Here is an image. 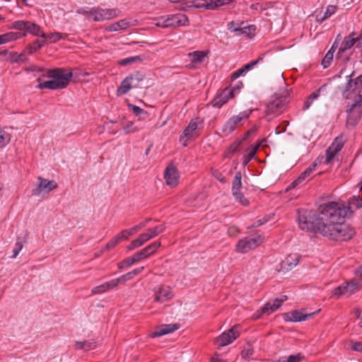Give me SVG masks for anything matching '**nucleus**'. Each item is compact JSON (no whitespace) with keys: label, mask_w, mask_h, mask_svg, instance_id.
<instances>
[{"label":"nucleus","mask_w":362,"mask_h":362,"mask_svg":"<svg viewBox=\"0 0 362 362\" xmlns=\"http://www.w3.org/2000/svg\"><path fill=\"white\" fill-rule=\"evenodd\" d=\"M320 216L312 211H299L298 225L301 230L319 233L325 237L337 241H348L354 234V230L344 223L345 211L336 202H330L319 208Z\"/></svg>","instance_id":"f257e3e1"},{"label":"nucleus","mask_w":362,"mask_h":362,"mask_svg":"<svg viewBox=\"0 0 362 362\" xmlns=\"http://www.w3.org/2000/svg\"><path fill=\"white\" fill-rule=\"evenodd\" d=\"M354 72L346 76V83L342 90L343 98L353 100L346 105V126L354 127L362 117V74L353 79Z\"/></svg>","instance_id":"f03ea898"},{"label":"nucleus","mask_w":362,"mask_h":362,"mask_svg":"<svg viewBox=\"0 0 362 362\" xmlns=\"http://www.w3.org/2000/svg\"><path fill=\"white\" fill-rule=\"evenodd\" d=\"M47 74H43L42 76L49 78V82H52L54 85L52 90H58L65 88L73 77L72 72H66L64 69L57 68L53 69L47 70Z\"/></svg>","instance_id":"7ed1b4c3"},{"label":"nucleus","mask_w":362,"mask_h":362,"mask_svg":"<svg viewBox=\"0 0 362 362\" xmlns=\"http://www.w3.org/2000/svg\"><path fill=\"white\" fill-rule=\"evenodd\" d=\"M188 18L183 13H177L163 16L158 20L156 25L162 28H178L187 24Z\"/></svg>","instance_id":"20e7f679"},{"label":"nucleus","mask_w":362,"mask_h":362,"mask_svg":"<svg viewBox=\"0 0 362 362\" xmlns=\"http://www.w3.org/2000/svg\"><path fill=\"white\" fill-rule=\"evenodd\" d=\"M252 112V110H246L231 117L223 126L222 132L227 135L231 134L238 125L250 117Z\"/></svg>","instance_id":"39448f33"},{"label":"nucleus","mask_w":362,"mask_h":362,"mask_svg":"<svg viewBox=\"0 0 362 362\" xmlns=\"http://www.w3.org/2000/svg\"><path fill=\"white\" fill-rule=\"evenodd\" d=\"M120 14L117 8H103L100 7H94L91 12L92 20L95 22L109 21L117 18Z\"/></svg>","instance_id":"423d86ee"},{"label":"nucleus","mask_w":362,"mask_h":362,"mask_svg":"<svg viewBox=\"0 0 362 362\" xmlns=\"http://www.w3.org/2000/svg\"><path fill=\"white\" fill-rule=\"evenodd\" d=\"M262 243L260 236L253 238H245L238 241L236 245V251L240 253H247L249 251L255 249Z\"/></svg>","instance_id":"0eeeda50"},{"label":"nucleus","mask_w":362,"mask_h":362,"mask_svg":"<svg viewBox=\"0 0 362 362\" xmlns=\"http://www.w3.org/2000/svg\"><path fill=\"white\" fill-rule=\"evenodd\" d=\"M242 174L240 171L237 172L235 175L232 182V194L235 200L240 202L243 206L249 204L248 200L245 198L244 195L241 193L240 189L242 188Z\"/></svg>","instance_id":"6e6552de"},{"label":"nucleus","mask_w":362,"mask_h":362,"mask_svg":"<svg viewBox=\"0 0 362 362\" xmlns=\"http://www.w3.org/2000/svg\"><path fill=\"white\" fill-rule=\"evenodd\" d=\"M238 329V326L235 325L228 329V332L222 333L216 339V343L219 346H225L230 344L239 337L240 334Z\"/></svg>","instance_id":"1a4fd4ad"},{"label":"nucleus","mask_w":362,"mask_h":362,"mask_svg":"<svg viewBox=\"0 0 362 362\" xmlns=\"http://www.w3.org/2000/svg\"><path fill=\"white\" fill-rule=\"evenodd\" d=\"M37 181V187L33 189V195L38 196L42 192H49L56 189L58 186L54 180H49L41 177H38Z\"/></svg>","instance_id":"9d476101"},{"label":"nucleus","mask_w":362,"mask_h":362,"mask_svg":"<svg viewBox=\"0 0 362 362\" xmlns=\"http://www.w3.org/2000/svg\"><path fill=\"white\" fill-rule=\"evenodd\" d=\"M154 299L157 303H163L170 300L173 297L170 287L167 286H159L154 288Z\"/></svg>","instance_id":"9b49d317"},{"label":"nucleus","mask_w":362,"mask_h":362,"mask_svg":"<svg viewBox=\"0 0 362 362\" xmlns=\"http://www.w3.org/2000/svg\"><path fill=\"white\" fill-rule=\"evenodd\" d=\"M284 100L281 98H274L267 104L266 107L267 115L276 116L280 114L284 107Z\"/></svg>","instance_id":"f8f14e48"},{"label":"nucleus","mask_w":362,"mask_h":362,"mask_svg":"<svg viewBox=\"0 0 362 362\" xmlns=\"http://www.w3.org/2000/svg\"><path fill=\"white\" fill-rule=\"evenodd\" d=\"M164 178L168 186L175 187L178 184L180 178L177 168L173 165H168L165 170Z\"/></svg>","instance_id":"ddd939ff"},{"label":"nucleus","mask_w":362,"mask_h":362,"mask_svg":"<svg viewBox=\"0 0 362 362\" xmlns=\"http://www.w3.org/2000/svg\"><path fill=\"white\" fill-rule=\"evenodd\" d=\"M287 300L286 296H281L280 298H275L272 302L267 303L261 309V313L270 315L276 311Z\"/></svg>","instance_id":"4468645a"},{"label":"nucleus","mask_w":362,"mask_h":362,"mask_svg":"<svg viewBox=\"0 0 362 362\" xmlns=\"http://www.w3.org/2000/svg\"><path fill=\"white\" fill-rule=\"evenodd\" d=\"M178 328L179 325L177 324L163 325L151 333L150 336L152 338L159 337L170 334Z\"/></svg>","instance_id":"2eb2a0df"},{"label":"nucleus","mask_w":362,"mask_h":362,"mask_svg":"<svg viewBox=\"0 0 362 362\" xmlns=\"http://www.w3.org/2000/svg\"><path fill=\"white\" fill-rule=\"evenodd\" d=\"M327 86L328 84L325 83L322 86H320L317 90L312 93L308 98L307 100L305 102L304 105L303 107V110H308L310 107L313 101L315 100H317L321 94L325 95L327 93Z\"/></svg>","instance_id":"dca6fc26"},{"label":"nucleus","mask_w":362,"mask_h":362,"mask_svg":"<svg viewBox=\"0 0 362 362\" xmlns=\"http://www.w3.org/2000/svg\"><path fill=\"white\" fill-rule=\"evenodd\" d=\"M317 166V164L316 163H313L311 165L308 167L303 173H300V175L298 177L297 179L293 180L289 188H294L298 185L301 184L305 180V179L309 177L313 172H314Z\"/></svg>","instance_id":"f3484780"},{"label":"nucleus","mask_w":362,"mask_h":362,"mask_svg":"<svg viewBox=\"0 0 362 362\" xmlns=\"http://www.w3.org/2000/svg\"><path fill=\"white\" fill-rule=\"evenodd\" d=\"M117 286V280H116V279H114L100 286L93 287L91 290V293L93 295L103 293L110 289L116 288Z\"/></svg>","instance_id":"a211bd4d"},{"label":"nucleus","mask_w":362,"mask_h":362,"mask_svg":"<svg viewBox=\"0 0 362 362\" xmlns=\"http://www.w3.org/2000/svg\"><path fill=\"white\" fill-rule=\"evenodd\" d=\"M263 60V56L259 57L257 59L252 61L249 62L248 64L244 65L242 68L239 69L236 71H235L231 75V80H235L240 76L243 75L247 71L252 69L255 66L258 64L259 62H261Z\"/></svg>","instance_id":"6ab92c4d"},{"label":"nucleus","mask_w":362,"mask_h":362,"mask_svg":"<svg viewBox=\"0 0 362 362\" xmlns=\"http://www.w3.org/2000/svg\"><path fill=\"white\" fill-rule=\"evenodd\" d=\"M314 313L303 314L301 311L294 310L286 314V320L291 322H301L310 318Z\"/></svg>","instance_id":"aec40b11"},{"label":"nucleus","mask_w":362,"mask_h":362,"mask_svg":"<svg viewBox=\"0 0 362 362\" xmlns=\"http://www.w3.org/2000/svg\"><path fill=\"white\" fill-rule=\"evenodd\" d=\"M261 144L262 141H258L257 144L252 145L247 149V153L243 158V165L244 166H246L251 160L255 158L256 153Z\"/></svg>","instance_id":"412c9836"},{"label":"nucleus","mask_w":362,"mask_h":362,"mask_svg":"<svg viewBox=\"0 0 362 362\" xmlns=\"http://www.w3.org/2000/svg\"><path fill=\"white\" fill-rule=\"evenodd\" d=\"M131 25L130 22L127 19H122L114 23L105 28V30L108 32H116L119 30H125Z\"/></svg>","instance_id":"4be33fe9"},{"label":"nucleus","mask_w":362,"mask_h":362,"mask_svg":"<svg viewBox=\"0 0 362 362\" xmlns=\"http://www.w3.org/2000/svg\"><path fill=\"white\" fill-rule=\"evenodd\" d=\"M25 36V33L9 32L0 35V45H4Z\"/></svg>","instance_id":"5701e85b"},{"label":"nucleus","mask_w":362,"mask_h":362,"mask_svg":"<svg viewBox=\"0 0 362 362\" xmlns=\"http://www.w3.org/2000/svg\"><path fill=\"white\" fill-rule=\"evenodd\" d=\"M230 0H211L210 2L197 5V8H204L207 10H213L218 7L228 4Z\"/></svg>","instance_id":"b1692460"},{"label":"nucleus","mask_w":362,"mask_h":362,"mask_svg":"<svg viewBox=\"0 0 362 362\" xmlns=\"http://www.w3.org/2000/svg\"><path fill=\"white\" fill-rule=\"evenodd\" d=\"M29 33L34 36L44 37H45V33L42 30L41 27L37 24L29 21L28 25L26 34Z\"/></svg>","instance_id":"393cba45"},{"label":"nucleus","mask_w":362,"mask_h":362,"mask_svg":"<svg viewBox=\"0 0 362 362\" xmlns=\"http://www.w3.org/2000/svg\"><path fill=\"white\" fill-rule=\"evenodd\" d=\"M132 83L129 80L128 76L121 82L120 86L117 90V95L122 96L127 93L132 88H133Z\"/></svg>","instance_id":"a878e982"},{"label":"nucleus","mask_w":362,"mask_h":362,"mask_svg":"<svg viewBox=\"0 0 362 362\" xmlns=\"http://www.w3.org/2000/svg\"><path fill=\"white\" fill-rule=\"evenodd\" d=\"M144 267L136 268V269H133L132 271L129 272L127 274L122 275L121 276L117 278L116 280H117L118 284H124L126 281L132 279L134 276L139 274L144 270Z\"/></svg>","instance_id":"bb28decb"},{"label":"nucleus","mask_w":362,"mask_h":362,"mask_svg":"<svg viewBox=\"0 0 362 362\" xmlns=\"http://www.w3.org/2000/svg\"><path fill=\"white\" fill-rule=\"evenodd\" d=\"M337 7L334 5L327 6L326 8L325 12L322 15L317 14V16H316L317 22L321 23L325 20L331 17L337 11Z\"/></svg>","instance_id":"cd10ccee"},{"label":"nucleus","mask_w":362,"mask_h":362,"mask_svg":"<svg viewBox=\"0 0 362 362\" xmlns=\"http://www.w3.org/2000/svg\"><path fill=\"white\" fill-rule=\"evenodd\" d=\"M206 56V54L202 51H195L188 54L191 63L194 64L202 63Z\"/></svg>","instance_id":"c85d7f7f"},{"label":"nucleus","mask_w":362,"mask_h":362,"mask_svg":"<svg viewBox=\"0 0 362 362\" xmlns=\"http://www.w3.org/2000/svg\"><path fill=\"white\" fill-rule=\"evenodd\" d=\"M75 343L76 349H83L86 351L94 349L97 346L96 342L93 340L76 341Z\"/></svg>","instance_id":"c756f323"},{"label":"nucleus","mask_w":362,"mask_h":362,"mask_svg":"<svg viewBox=\"0 0 362 362\" xmlns=\"http://www.w3.org/2000/svg\"><path fill=\"white\" fill-rule=\"evenodd\" d=\"M299 257L298 254L289 255L284 262V267L290 269L293 268L298 264Z\"/></svg>","instance_id":"7c9ffc66"},{"label":"nucleus","mask_w":362,"mask_h":362,"mask_svg":"<svg viewBox=\"0 0 362 362\" xmlns=\"http://www.w3.org/2000/svg\"><path fill=\"white\" fill-rule=\"evenodd\" d=\"M68 37V35L66 33H51L49 34L45 33V37H43L46 41H49L50 42H57V41L62 40V39H66Z\"/></svg>","instance_id":"2f4dec72"},{"label":"nucleus","mask_w":362,"mask_h":362,"mask_svg":"<svg viewBox=\"0 0 362 362\" xmlns=\"http://www.w3.org/2000/svg\"><path fill=\"white\" fill-rule=\"evenodd\" d=\"M197 129V124L196 122L191 121L188 126L184 129L182 135L180 136V141L185 138L188 139L190 138L194 132Z\"/></svg>","instance_id":"473e14b6"},{"label":"nucleus","mask_w":362,"mask_h":362,"mask_svg":"<svg viewBox=\"0 0 362 362\" xmlns=\"http://www.w3.org/2000/svg\"><path fill=\"white\" fill-rule=\"evenodd\" d=\"M128 77L131 81L133 87L137 88L139 86V83L144 79L145 75L140 71H136L128 75Z\"/></svg>","instance_id":"72a5a7b5"},{"label":"nucleus","mask_w":362,"mask_h":362,"mask_svg":"<svg viewBox=\"0 0 362 362\" xmlns=\"http://www.w3.org/2000/svg\"><path fill=\"white\" fill-rule=\"evenodd\" d=\"M242 144V140H235L225 151V156L226 158H231L232 156L238 151L239 147Z\"/></svg>","instance_id":"f704fd0d"},{"label":"nucleus","mask_w":362,"mask_h":362,"mask_svg":"<svg viewBox=\"0 0 362 362\" xmlns=\"http://www.w3.org/2000/svg\"><path fill=\"white\" fill-rule=\"evenodd\" d=\"M344 144V136L343 134H340L334 139L333 142L329 148L334 149L339 153L342 149Z\"/></svg>","instance_id":"c9c22d12"},{"label":"nucleus","mask_w":362,"mask_h":362,"mask_svg":"<svg viewBox=\"0 0 362 362\" xmlns=\"http://www.w3.org/2000/svg\"><path fill=\"white\" fill-rule=\"evenodd\" d=\"M28 23L29 21H16L11 24L10 28L15 29L19 31H23V33L26 34Z\"/></svg>","instance_id":"e433bc0d"},{"label":"nucleus","mask_w":362,"mask_h":362,"mask_svg":"<svg viewBox=\"0 0 362 362\" xmlns=\"http://www.w3.org/2000/svg\"><path fill=\"white\" fill-rule=\"evenodd\" d=\"M343 286L344 287V290L346 292V295L347 296H350L351 295L354 294L356 291L358 290V284L357 283H345L343 284Z\"/></svg>","instance_id":"4c0bfd02"},{"label":"nucleus","mask_w":362,"mask_h":362,"mask_svg":"<svg viewBox=\"0 0 362 362\" xmlns=\"http://www.w3.org/2000/svg\"><path fill=\"white\" fill-rule=\"evenodd\" d=\"M351 54L352 52L349 51L341 52V49H339L337 54V59L342 64H346L350 60Z\"/></svg>","instance_id":"58836bf2"},{"label":"nucleus","mask_w":362,"mask_h":362,"mask_svg":"<svg viewBox=\"0 0 362 362\" xmlns=\"http://www.w3.org/2000/svg\"><path fill=\"white\" fill-rule=\"evenodd\" d=\"M349 204L350 208H354L355 209L362 208V197L360 196H353L349 199Z\"/></svg>","instance_id":"ea45409f"},{"label":"nucleus","mask_w":362,"mask_h":362,"mask_svg":"<svg viewBox=\"0 0 362 362\" xmlns=\"http://www.w3.org/2000/svg\"><path fill=\"white\" fill-rule=\"evenodd\" d=\"M25 242V241L24 240H23L22 238H21L20 237L17 238L16 243L15 244V247L12 251V252H13V255L11 256L12 258H16L18 255L19 252L21 251V250L23 247Z\"/></svg>","instance_id":"a19ab883"},{"label":"nucleus","mask_w":362,"mask_h":362,"mask_svg":"<svg viewBox=\"0 0 362 362\" xmlns=\"http://www.w3.org/2000/svg\"><path fill=\"white\" fill-rule=\"evenodd\" d=\"M165 230V224H161V225L157 226L154 228H148V231L150 233L151 238H154L156 236H158L160 233L164 232Z\"/></svg>","instance_id":"79ce46f5"},{"label":"nucleus","mask_w":362,"mask_h":362,"mask_svg":"<svg viewBox=\"0 0 362 362\" xmlns=\"http://www.w3.org/2000/svg\"><path fill=\"white\" fill-rule=\"evenodd\" d=\"M141 56H134V57H127V58H124V59L119 60V64L121 66H127L128 64H132L134 62H141Z\"/></svg>","instance_id":"37998d69"},{"label":"nucleus","mask_w":362,"mask_h":362,"mask_svg":"<svg viewBox=\"0 0 362 362\" xmlns=\"http://www.w3.org/2000/svg\"><path fill=\"white\" fill-rule=\"evenodd\" d=\"M333 57L334 53L332 50H329L322 59L321 63L325 69L327 68L331 64V62L333 60Z\"/></svg>","instance_id":"c03bdc74"},{"label":"nucleus","mask_w":362,"mask_h":362,"mask_svg":"<svg viewBox=\"0 0 362 362\" xmlns=\"http://www.w3.org/2000/svg\"><path fill=\"white\" fill-rule=\"evenodd\" d=\"M160 246V243L156 241V242H154V243L148 245L144 249L145 252H146L147 255L149 257L151 255H153Z\"/></svg>","instance_id":"a18cd8bd"},{"label":"nucleus","mask_w":362,"mask_h":362,"mask_svg":"<svg viewBox=\"0 0 362 362\" xmlns=\"http://www.w3.org/2000/svg\"><path fill=\"white\" fill-rule=\"evenodd\" d=\"M123 129L126 134L137 132L140 129V128L135 127L132 122H128Z\"/></svg>","instance_id":"49530a36"},{"label":"nucleus","mask_w":362,"mask_h":362,"mask_svg":"<svg viewBox=\"0 0 362 362\" xmlns=\"http://www.w3.org/2000/svg\"><path fill=\"white\" fill-rule=\"evenodd\" d=\"M219 96H220L221 99L222 100H224L225 103H226L230 98H232L234 97L233 96V90H230L229 88H226L219 95Z\"/></svg>","instance_id":"de8ad7c7"},{"label":"nucleus","mask_w":362,"mask_h":362,"mask_svg":"<svg viewBox=\"0 0 362 362\" xmlns=\"http://www.w3.org/2000/svg\"><path fill=\"white\" fill-rule=\"evenodd\" d=\"M132 235H133V233L131 230V229L129 228V229L123 230L121 233L117 234L116 236H117V239H118L119 242L120 243L121 241L127 240L129 238V236H130Z\"/></svg>","instance_id":"09e8293b"},{"label":"nucleus","mask_w":362,"mask_h":362,"mask_svg":"<svg viewBox=\"0 0 362 362\" xmlns=\"http://www.w3.org/2000/svg\"><path fill=\"white\" fill-rule=\"evenodd\" d=\"M132 235H133V233L131 230V229L129 228V229L123 230L121 233L117 234L116 236H117V239H118L119 242L120 243L121 241L127 240L129 238V236H130Z\"/></svg>","instance_id":"8fccbe9b"},{"label":"nucleus","mask_w":362,"mask_h":362,"mask_svg":"<svg viewBox=\"0 0 362 362\" xmlns=\"http://www.w3.org/2000/svg\"><path fill=\"white\" fill-rule=\"evenodd\" d=\"M129 107L132 109V110L133 111L134 114L136 116L141 117L142 115L146 116L148 115V113L146 110H144V109H142L135 105L129 104Z\"/></svg>","instance_id":"3c124183"},{"label":"nucleus","mask_w":362,"mask_h":362,"mask_svg":"<svg viewBox=\"0 0 362 362\" xmlns=\"http://www.w3.org/2000/svg\"><path fill=\"white\" fill-rule=\"evenodd\" d=\"M345 290L343 284L334 288L332 291V296L336 297L337 298L345 294Z\"/></svg>","instance_id":"603ef678"},{"label":"nucleus","mask_w":362,"mask_h":362,"mask_svg":"<svg viewBox=\"0 0 362 362\" xmlns=\"http://www.w3.org/2000/svg\"><path fill=\"white\" fill-rule=\"evenodd\" d=\"M253 354V348L251 345L247 344L241 352V356L244 359L250 358Z\"/></svg>","instance_id":"864d4df0"},{"label":"nucleus","mask_w":362,"mask_h":362,"mask_svg":"<svg viewBox=\"0 0 362 362\" xmlns=\"http://www.w3.org/2000/svg\"><path fill=\"white\" fill-rule=\"evenodd\" d=\"M37 81L39 82V83L35 86V88H38V89L47 88V89L52 90V87H53L52 85H54L52 82H49V81L40 82L41 81L40 78H38L37 79Z\"/></svg>","instance_id":"5fc2aeb1"},{"label":"nucleus","mask_w":362,"mask_h":362,"mask_svg":"<svg viewBox=\"0 0 362 362\" xmlns=\"http://www.w3.org/2000/svg\"><path fill=\"white\" fill-rule=\"evenodd\" d=\"M136 261L134 259L133 256L127 257V259H124L122 262H119L118 264V267L119 269H122L124 267H130L132 264L135 263Z\"/></svg>","instance_id":"6e6d98bb"},{"label":"nucleus","mask_w":362,"mask_h":362,"mask_svg":"<svg viewBox=\"0 0 362 362\" xmlns=\"http://www.w3.org/2000/svg\"><path fill=\"white\" fill-rule=\"evenodd\" d=\"M337 153L338 152H337L334 149L328 148L326 151V163L327 164L331 163Z\"/></svg>","instance_id":"4d7b16f0"},{"label":"nucleus","mask_w":362,"mask_h":362,"mask_svg":"<svg viewBox=\"0 0 362 362\" xmlns=\"http://www.w3.org/2000/svg\"><path fill=\"white\" fill-rule=\"evenodd\" d=\"M144 243H142V241L140 240V238L138 237L137 238L133 240L130 244L127 246V249L129 250H134L137 247H141V245H143Z\"/></svg>","instance_id":"13d9d810"},{"label":"nucleus","mask_w":362,"mask_h":362,"mask_svg":"<svg viewBox=\"0 0 362 362\" xmlns=\"http://www.w3.org/2000/svg\"><path fill=\"white\" fill-rule=\"evenodd\" d=\"M134 259H135L136 262L144 259L145 258L148 257L146 252H145L144 249L141 250L140 251L134 253L133 255Z\"/></svg>","instance_id":"bf43d9fd"},{"label":"nucleus","mask_w":362,"mask_h":362,"mask_svg":"<svg viewBox=\"0 0 362 362\" xmlns=\"http://www.w3.org/2000/svg\"><path fill=\"white\" fill-rule=\"evenodd\" d=\"M350 345L351 350L362 353V341H351Z\"/></svg>","instance_id":"052dcab7"},{"label":"nucleus","mask_w":362,"mask_h":362,"mask_svg":"<svg viewBox=\"0 0 362 362\" xmlns=\"http://www.w3.org/2000/svg\"><path fill=\"white\" fill-rule=\"evenodd\" d=\"M151 221V218H148L146 219L145 221L141 222L138 225H136V226H133L132 228H131L130 229L132 231L133 234H134L136 232H137L139 229L145 227L147 225V223Z\"/></svg>","instance_id":"680f3d73"},{"label":"nucleus","mask_w":362,"mask_h":362,"mask_svg":"<svg viewBox=\"0 0 362 362\" xmlns=\"http://www.w3.org/2000/svg\"><path fill=\"white\" fill-rule=\"evenodd\" d=\"M93 8H93H88V7H85V8H79L76 10V13L78 14H81V15H90L91 16V12L92 11H93Z\"/></svg>","instance_id":"e2e57ef3"},{"label":"nucleus","mask_w":362,"mask_h":362,"mask_svg":"<svg viewBox=\"0 0 362 362\" xmlns=\"http://www.w3.org/2000/svg\"><path fill=\"white\" fill-rule=\"evenodd\" d=\"M118 239H117V236H115L112 238L105 245L106 250H111L115 247L119 243Z\"/></svg>","instance_id":"0e129e2a"},{"label":"nucleus","mask_w":362,"mask_h":362,"mask_svg":"<svg viewBox=\"0 0 362 362\" xmlns=\"http://www.w3.org/2000/svg\"><path fill=\"white\" fill-rule=\"evenodd\" d=\"M255 25H250V26H245L243 28H240L238 31L240 34H245L248 35V33L250 31H255Z\"/></svg>","instance_id":"69168bd1"},{"label":"nucleus","mask_w":362,"mask_h":362,"mask_svg":"<svg viewBox=\"0 0 362 362\" xmlns=\"http://www.w3.org/2000/svg\"><path fill=\"white\" fill-rule=\"evenodd\" d=\"M224 104L225 101L222 100L219 95L215 98L212 101V105L218 108H220Z\"/></svg>","instance_id":"338daca9"},{"label":"nucleus","mask_w":362,"mask_h":362,"mask_svg":"<svg viewBox=\"0 0 362 362\" xmlns=\"http://www.w3.org/2000/svg\"><path fill=\"white\" fill-rule=\"evenodd\" d=\"M25 56L24 53L22 52L21 54H18V53H14L13 55H12V57H11V62H23V57Z\"/></svg>","instance_id":"774afa93"}]
</instances>
